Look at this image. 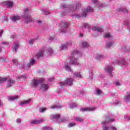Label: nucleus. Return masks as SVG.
Listing matches in <instances>:
<instances>
[{
  "label": "nucleus",
  "instance_id": "f257e3e1",
  "mask_svg": "<svg viewBox=\"0 0 130 130\" xmlns=\"http://www.w3.org/2000/svg\"><path fill=\"white\" fill-rule=\"evenodd\" d=\"M80 53L76 51H74L71 54V57L70 59V62L71 64L76 63L77 62V58H75V57H77V55H79Z\"/></svg>",
  "mask_w": 130,
  "mask_h": 130
},
{
  "label": "nucleus",
  "instance_id": "f03ea898",
  "mask_svg": "<svg viewBox=\"0 0 130 130\" xmlns=\"http://www.w3.org/2000/svg\"><path fill=\"white\" fill-rule=\"evenodd\" d=\"M29 9L26 8L25 10H24V17L25 19V23H29V22H32V19L31 18V16H30L29 14H26L27 12H28Z\"/></svg>",
  "mask_w": 130,
  "mask_h": 130
},
{
  "label": "nucleus",
  "instance_id": "7ed1b4c3",
  "mask_svg": "<svg viewBox=\"0 0 130 130\" xmlns=\"http://www.w3.org/2000/svg\"><path fill=\"white\" fill-rule=\"evenodd\" d=\"M43 82H44V79H41L39 80H37L36 79H34L31 81V84H32V86H34V87H37V86H38V84H39V83H40L41 84V83H43Z\"/></svg>",
  "mask_w": 130,
  "mask_h": 130
},
{
  "label": "nucleus",
  "instance_id": "20e7f679",
  "mask_svg": "<svg viewBox=\"0 0 130 130\" xmlns=\"http://www.w3.org/2000/svg\"><path fill=\"white\" fill-rule=\"evenodd\" d=\"M115 120V119H114L113 118H110L109 117V116H108L105 120L104 122H102V124H107V123H109V122H113V121H114Z\"/></svg>",
  "mask_w": 130,
  "mask_h": 130
},
{
  "label": "nucleus",
  "instance_id": "39448f33",
  "mask_svg": "<svg viewBox=\"0 0 130 130\" xmlns=\"http://www.w3.org/2000/svg\"><path fill=\"white\" fill-rule=\"evenodd\" d=\"M60 85H62V86H66L67 84L68 85H73V79H67L65 82H60Z\"/></svg>",
  "mask_w": 130,
  "mask_h": 130
},
{
  "label": "nucleus",
  "instance_id": "423d86ee",
  "mask_svg": "<svg viewBox=\"0 0 130 130\" xmlns=\"http://www.w3.org/2000/svg\"><path fill=\"white\" fill-rule=\"evenodd\" d=\"M7 83V88H10V87H12V86L14 84L15 81L12 80L11 78H8Z\"/></svg>",
  "mask_w": 130,
  "mask_h": 130
},
{
  "label": "nucleus",
  "instance_id": "0eeeda50",
  "mask_svg": "<svg viewBox=\"0 0 130 130\" xmlns=\"http://www.w3.org/2000/svg\"><path fill=\"white\" fill-rule=\"evenodd\" d=\"M93 10L91 7H88L85 11V12L82 15V17H86L87 13H89V12H93Z\"/></svg>",
  "mask_w": 130,
  "mask_h": 130
},
{
  "label": "nucleus",
  "instance_id": "6e6552de",
  "mask_svg": "<svg viewBox=\"0 0 130 130\" xmlns=\"http://www.w3.org/2000/svg\"><path fill=\"white\" fill-rule=\"evenodd\" d=\"M3 4L9 8H13L14 6V3L12 1H6L4 2Z\"/></svg>",
  "mask_w": 130,
  "mask_h": 130
},
{
  "label": "nucleus",
  "instance_id": "1a4fd4ad",
  "mask_svg": "<svg viewBox=\"0 0 130 130\" xmlns=\"http://www.w3.org/2000/svg\"><path fill=\"white\" fill-rule=\"evenodd\" d=\"M95 109H96L95 108H82L80 109V111H93L95 110Z\"/></svg>",
  "mask_w": 130,
  "mask_h": 130
},
{
  "label": "nucleus",
  "instance_id": "9d476101",
  "mask_svg": "<svg viewBox=\"0 0 130 130\" xmlns=\"http://www.w3.org/2000/svg\"><path fill=\"white\" fill-rule=\"evenodd\" d=\"M44 53V51H43V50H40L36 55V57H37V58H39V57L43 56Z\"/></svg>",
  "mask_w": 130,
  "mask_h": 130
},
{
  "label": "nucleus",
  "instance_id": "9b49d317",
  "mask_svg": "<svg viewBox=\"0 0 130 130\" xmlns=\"http://www.w3.org/2000/svg\"><path fill=\"white\" fill-rule=\"evenodd\" d=\"M19 97L18 95H15L14 96H9L8 97V99L9 101H14V100H18Z\"/></svg>",
  "mask_w": 130,
  "mask_h": 130
},
{
  "label": "nucleus",
  "instance_id": "f8f14e48",
  "mask_svg": "<svg viewBox=\"0 0 130 130\" xmlns=\"http://www.w3.org/2000/svg\"><path fill=\"white\" fill-rule=\"evenodd\" d=\"M92 29L93 31H97L98 32H103V29H102V28L93 26Z\"/></svg>",
  "mask_w": 130,
  "mask_h": 130
},
{
  "label": "nucleus",
  "instance_id": "ddd939ff",
  "mask_svg": "<svg viewBox=\"0 0 130 130\" xmlns=\"http://www.w3.org/2000/svg\"><path fill=\"white\" fill-rule=\"evenodd\" d=\"M41 89L43 91H46L48 89V85L47 84H43L41 85Z\"/></svg>",
  "mask_w": 130,
  "mask_h": 130
},
{
  "label": "nucleus",
  "instance_id": "4468645a",
  "mask_svg": "<svg viewBox=\"0 0 130 130\" xmlns=\"http://www.w3.org/2000/svg\"><path fill=\"white\" fill-rule=\"evenodd\" d=\"M43 120H35L34 121H31L30 123L31 124H37L38 123H40V122H42Z\"/></svg>",
  "mask_w": 130,
  "mask_h": 130
},
{
  "label": "nucleus",
  "instance_id": "2eb2a0df",
  "mask_svg": "<svg viewBox=\"0 0 130 130\" xmlns=\"http://www.w3.org/2000/svg\"><path fill=\"white\" fill-rule=\"evenodd\" d=\"M51 109H58L59 108H60L61 106L59 104H56L54 106H51Z\"/></svg>",
  "mask_w": 130,
  "mask_h": 130
},
{
  "label": "nucleus",
  "instance_id": "dca6fc26",
  "mask_svg": "<svg viewBox=\"0 0 130 130\" xmlns=\"http://www.w3.org/2000/svg\"><path fill=\"white\" fill-rule=\"evenodd\" d=\"M8 81V77H0V83H5Z\"/></svg>",
  "mask_w": 130,
  "mask_h": 130
},
{
  "label": "nucleus",
  "instance_id": "f3484780",
  "mask_svg": "<svg viewBox=\"0 0 130 130\" xmlns=\"http://www.w3.org/2000/svg\"><path fill=\"white\" fill-rule=\"evenodd\" d=\"M12 20L13 22H16V21H18L20 20V16H13L12 17Z\"/></svg>",
  "mask_w": 130,
  "mask_h": 130
},
{
  "label": "nucleus",
  "instance_id": "a211bd4d",
  "mask_svg": "<svg viewBox=\"0 0 130 130\" xmlns=\"http://www.w3.org/2000/svg\"><path fill=\"white\" fill-rule=\"evenodd\" d=\"M113 71V67L110 66L107 68V72L109 73V74H111V72Z\"/></svg>",
  "mask_w": 130,
  "mask_h": 130
},
{
  "label": "nucleus",
  "instance_id": "6ab92c4d",
  "mask_svg": "<svg viewBox=\"0 0 130 130\" xmlns=\"http://www.w3.org/2000/svg\"><path fill=\"white\" fill-rule=\"evenodd\" d=\"M68 46H69V44L67 43L64 45H62L60 48H61L62 50H63V49H67V48H68Z\"/></svg>",
  "mask_w": 130,
  "mask_h": 130
},
{
  "label": "nucleus",
  "instance_id": "aec40b11",
  "mask_svg": "<svg viewBox=\"0 0 130 130\" xmlns=\"http://www.w3.org/2000/svg\"><path fill=\"white\" fill-rule=\"evenodd\" d=\"M35 63V60H30L29 63H28L27 64V67H31V66H33V64H34Z\"/></svg>",
  "mask_w": 130,
  "mask_h": 130
},
{
  "label": "nucleus",
  "instance_id": "412c9836",
  "mask_svg": "<svg viewBox=\"0 0 130 130\" xmlns=\"http://www.w3.org/2000/svg\"><path fill=\"white\" fill-rule=\"evenodd\" d=\"M19 47V44L18 43H15V45L13 48V51L15 52H17V49H18V47Z\"/></svg>",
  "mask_w": 130,
  "mask_h": 130
},
{
  "label": "nucleus",
  "instance_id": "4be33fe9",
  "mask_svg": "<svg viewBox=\"0 0 130 130\" xmlns=\"http://www.w3.org/2000/svg\"><path fill=\"white\" fill-rule=\"evenodd\" d=\"M75 125H76V123L72 122L68 124V127H73V126H75Z\"/></svg>",
  "mask_w": 130,
  "mask_h": 130
},
{
  "label": "nucleus",
  "instance_id": "5701e85b",
  "mask_svg": "<svg viewBox=\"0 0 130 130\" xmlns=\"http://www.w3.org/2000/svg\"><path fill=\"white\" fill-rule=\"evenodd\" d=\"M75 120L79 121V122H83V121H84V119L81 118H75Z\"/></svg>",
  "mask_w": 130,
  "mask_h": 130
},
{
  "label": "nucleus",
  "instance_id": "b1692460",
  "mask_svg": "<svg viewBox=\"0 0 130 130\" xmlns=\"http://www.w3.org/2000/svg\"><path fill=\"white\" fill-rule=\"evenodd\" d=\"M31 101V99H29L27 101H23V102H21V104L22 105H24V104H27V103H29Z\"/></svg>",
  "mask_w": 130,
  "mask_h": 130
},
{
  "label": "nucleus",
  "instance_id": "393cba45",
  "mask_svg": "<svg viewBox=\"0 0 130 130\" xmlns=\"http://www.w3.org/2000/svg\"><path fill=\"white\" fill-rule=\"evenodd\" d=\"M88 46H89V45H88V43H87V42H85L82 43L83 48H85V47H88Z\"/></svg>",
  "mask_w": 130,
  "mask_h": 130
},
{
  "label": "nucleus",
  "instance_id": "a878e982",
  "mask_svg": "<svg viewBox=\"0 0 130 130\" xmlns=\"http://www.w3.org/2000/svg\"><path fill=\"white\" fill-rule=\"evenodd\" d=\"M65 69L66 71H71V67L68 65V63L65 64Z\"/></svg>",
  "mask_w": 130,
  "mask_h": 130
},
{
  "label": "nucleus",
  "instance_id": "bb28decb",
  "mask_svg": "<svg viewBox=\"0 0 130 130\" xmlns=\"http://www.w3.org/2000/svg\"><path fill=\"white\" fill-rule=\"evenodd\" d=\"M61 25H63V27H64V28H68V27H69V25L68 24V23H67L66 22H64L63 23H61Z\"/></svg>",
  "mask_w": 130,
  "mask_h": 130
},
{
  "label": "nucleus",
  "instance_id": "cd10ccee",
  "mask_svg": "<svg viewBox=\"0 0 130 130\" xmlns=\"http://www.w3.org/2000/svg\"><path fill=\"white\" fill-rule=\"evenodd\" d=\"M74 77H78V78H82L80 73H74Z\"/></svg>",
  "mask_w": 130,
  "mask_h": 130
},
{
  "label": "nucleus",
  "instance_id": "c85d7f7f",
  "mask_svg": "<svg viewBox=\"0 0 130 130\" xmlns=\"http://www.w3.org/2000/svg\"><path fill=\"white\" fill-rule=\"evenodd\" d=\"M124 99L129 101V100H130V93L128 94V95L125 96Z\"/></svg>",
  "mask_w": 130,
  "mask_h": 130
},
{
  "label": "nucleus",
  "instance_id": "c756f323",
  "mask_svg": "<svg viewBox=\"0 0 130 130\" xmlns=\"http://www.w3.org/2000/svg\"><path fill=\"white\" fill-rule=\"evenodd\" d=\"M104 37L105 38H109L110 37V34H106L104 35Z\"/></svg>",
  "mask_w": 130,
  "mask_h": 130
},
{
  "label": "nucleus",
  "instance_id": "7c9ffc66",
  "mask_svg": "<svg viewBox=\"0 0 130 130\" xmlns=\"http://www.w3.org/2000/svg\"><path fill=\"white\" fill-rule=\"evenodd\" d=\"M36 40L35 39L30 40L29 41V42H28L29 44H30V45L33 44V42H34V40Z\"/></svg>",
  "mask_w": 130,
  "mask_h": 130
},
{
  "label": "nucleus",
  "instance_id": "2f4dec72",
  "mask_svg": "<svg viewBox=\"0 0 130 130\" xmlns=\"http://www.w3.org/2000/svg\"><path fill=\"white\" fill-rule=\"evenodd\" d=\"M48 50L50 54H52V52H53V51L52 50V49H51V48L48 49Z\"/></svg>",
  "mask_w": 130,
  "mask_h": 130
},
{
  "label": "nucleus",
  "instance_id": "473e14b6",
  "mask_svg": "<svg viewBox=\"0 0 130 130\" xmlns=\"http://www.w3.org/2000/svg\"><path fill=\"white\" fill-rule=\"evenodd\" d=\"M113 45V43H110L108 44H107V47H110V46H112Z\"/></svg>",
  "mask_w": 130,
  "mask_h": 130
},
{
  "label": "nucleus",
  "instance_id": "72a5a7b5",
  "mask_svg": "<svg viewBox=\"0 0 130 130\" xmlns=\"http://www.w3.org/2000/svg\"><path fill=\"white\" fill-rule=\"evenodd\" d=\"M59 117H60V115L56 114L54 115V118H58Z\"/></svg>",
  "mask_w": 130,
  "mask_h": 130
},
{
  "label": "nucleus",
  "instance_id": "f704fd0d",
  "mask_svg": "<svg viewBox=\"0 0 130 130\" xmlns=\"http://www.w3.org/2000/svg\"><path fill=\"white\" fill-rule=\"evenodd\" d=\"M103 128V130H108V129H109V127H108L107 126H104Z\"/></svg>",
  "mask_w": 130,
  "mask_h": 130
},
{
  "label": "nucleus",
  "instance_id": "c9c22d12",
  "mask_svg": "<svg viewBox=\"0 0 130 130\" xmlns=\"http://www.w3.org/2000/svg\"><path fill=\"white\" fill-rule=\"evenodd\" d=\"M3 33H4V30H2L0 32V37H2V36L3 35Z\"/></svg>",
  "mask_w": 130,
  "mask_h": 130
},
{
  "label": "nucleus",
  "instance_id": "e433bc0d",
  "mask_svg": "<svg viewBox=\"0 0 130 130\" xmlns=\"http://www.w3.org/2000/svg\"><path fill=\"white\" fill-rule=\"evenodd\" d=\"M24 78V77L23 76L18 77L19 80H21V79H23Z\"/></svg>",
  "mask_w": 130,
  "mask_h": 130
},
{
  "label": "nucleus",
  "instance_id": "4c0bfd02",
  "mask_svg": "<svg viewBox=\"0 0 130 130\" xmlns=\"http://www.w3.org/2000/svg\"><path fill=\"white\" fill-rule=\"evenodd\" d=\"M45 110H46V108H42V110H41V112H44V111H45Z\"/></svg>",
  "mask_w": 130,
  "mask_h": 130
},
{
  "label": "nucleus",
  "instance_id": "58836bf2",
  "mask_svg": "<svg viewBox=\"0 0 130 130\" xmlns=\"http://www.w3.org/2000/svg\"><path fill=\"white\" fill-rule=\"evenodd\" d=\"M53 80H54V78H52L50 79H48V80L50 81V82H52V81H53Z\"/></svg>",
  "mask_w": 130,
  "mask_h": 130
},
{
  "label": "nucleus",
  "instance_id": "ea45409f",
  "mask_svg": "<svg viewBox=\"0 0 130 130\" xmlns=\"http://www.w3.org/2000/svg\"><path fill=\"white\" fill-rule=\"evenodd\" d=\"M97 93L98 94H100L101 93V90L99 89L97 90Z\"/></svg>",
  "mask_w": 130,
  "mask_h": 130
},
{
  "label": "nucleus",
  "instance_id": "a19ab883",
  "mask_svg": "<svg viewBox=\"0 0 130 130\" xmlns=\"http://www.w3.org/2000/svg\"><path fill=\"white\" fill-rule=\"evenodd\" d=\"M92 2L93 4H96V3H97V0H92Z\"/></svg>",
  "mask_w": 130,
  "mask_h": 130
},
{
  "label": "nucleus",
  "instance_id": "79ce46f5",
  "mask_svg": "<svg viewBox=\"0 0 130 130\" xmlns=\"http://www.w3.org/2000/svg\"><path fill=\"white\" fill-rule=\"evenodd\" d=\"M17 122H18V123H20V122H21V119H18L17 120Z\"/></svg>",
  "mask_w": 130,
  "mask_h": 130
},
{
  "label": "nucleus",
  "instance_id": "37998d69",
  "mask_svg": "<svg viewBox=\"0 0 130 130\" xmlns=\"http://www.w3.org/2000/svg\"><path fill=\"white\" fill-rule=\"evenodd\" d=\"M4 18L6 20H5V22H8V18L7 17H4Z\"/></svg>",
  "mask_w": 130,
  "mask_h": 130
},
{
  "label": "nucleus",
  "instance_id": "c03bdc74",
  "mask_svg": "<svg viewBox=\"0 0 130 130\" xmlns=\"http://www.w3.org/2000/svg\"><path fill=\"white\" fill-rule=\"evenodd\" d=\"M111 129H112V130H116V128L115 127H111Z\"/></svg>",
  "mask_w": 130,
  "mask_h": 130
},
{
  "label": "nucleus",
  "instance_id": "a18cd8bd",
  "mask_svg": "<svg viewBox=\"0 0 130 130\" xmlns=\"http://www.w3.org/2000/svg\"><path fill=\"white\" fill-rule=\"evenodd\" d=\"M13 62H14V63H16V62H17V60H15V59H13Z\"/></svg>",
  "mask_w": 130,
  "mask_h": 130
},
{
  "label": "nucleus",
  "instance_id": "49530a36",
  "mask_svg": "<svg viewBox=\"0 0 130 130\" xmlns=\"http://www.w3.org/2000/svg\"><path fill=\"white\" fill-rule=\"evenodd\" d=\"M119 85H120V84H119V82H117V83H116V86H119Z\"/></svg>",
  "mask_w": 130,
  "mask_h": 130
},
{
  "label": "nucleus",
  "instance_id": "de8ad7c7",
  "mask_svg": "<svg viewBox=\"0 0 130 130\" xmlns=\"http://www.w3.org/2000/svg\"><path fill=\"white\" fill-rule=\"evenodd\" d=\"M127 118L128 120H130V117H127Z\"/></svg>",
  "mask_w": 130,
  "mask_h": 130
},
{
  "label": "nucleus",
  "instance_id": "09e8293b",
  "mask_svg": "<svg viewBox=\"0 0 130 130\" xmlns=\"http://www.w3.org/2000/svg\"><path fill=\"white\" fill-rule=\"evenodd\" d=\"M64 121V120L61 119V121H60L61 122H63Z\"/></svg>",
  "mask_w": 130,
  "mask_h": 130
},
{
  "label": "nucleus",
  "instance_id": "8fccbe9b",
  "mask_svg": "<svg viewBox=\"0 0 130 130\" xmlns=\"http://www.w3.org/2000/svg\"><path fill=\"white\" fill-rule=\"evenodd\" d=\"M6 43H7V42H3V44H6Z\"/></svg>",
  "mask_w": 130,
  "mask_h": 130
},
{
  "label": "nucleus",
  "instance_id": "3c124183",
  "mask_svg": "<svg viewBox=\"0 0 130 130\" xmlns=\"http://www.w3.org/2000/svg\"><path fill=\"white\" fill-rule=\"evenodd\" d=\"M38 23H39V24H41V21H38Z\"/></svg>",
  "mask_w": 130,
  "mask_h": 130
},
{
  "label": "nucleus",
  "instance_id": "603ef678",
  "mask_svg": "<svg viewBox=\"0 0 130 130\" xmlns=\"http://www.w3.org/2000/svg\"><path fill=\"white\" fill-rule=\"evenodd\" d=\"M0 52H2V48L0 47Z\"/></svg>",
  "mask_w": 130,
  "mask_h": 130
},
{
  "label": "nucleus",
  "instance_id": "864d4df0",
  "mask_svg": "<svg viewBox=\"0 0 130 130\" xmlns=\"http://www.w3.org/2000/svg\"><path fill=\"white\" fill-rule=\"evenodd\" d=\"M80 36H83V34H80Z\"/></svg>",
  "mask_w": 130,
  "mask_h": 130
},
{
  "label": "nucleus",
  "instance_id": "5fc2aeb1",
  "mask_svg": "<svg viewBox=\"0 0 130 130\" xmlns=\"http://www.w3.org/2000/svg\"><path fill=\"white\" fill-rule=\"evenodd\" d=\"M126 94H128V92H126Z\"/></svg>",
  "mask_w": 130,
  "mask_h": 130
}]
</instances>
